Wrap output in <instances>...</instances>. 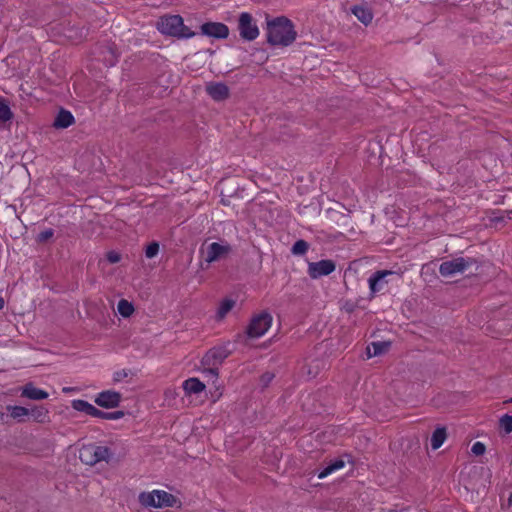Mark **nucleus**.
<instances>
[{"mask_svg": "<svg viewBox=\"0 0 512 512\" xmlns=\"http://www.w3.org/2000/svg\"><path fill=\"white\" fill-rule=\"evenodd\" d=\"M272 320V315L267 311L253 316L246 328V335L249 338L262 337L271 327Z\"/></svg>", "mask_w": 512, "mask_h": 512, "instance_id": "nucleus-5", "label": "nucleus"}, {"mask_svg": "<svg viewBox=\"0 0 512 512\" xmlns=\"http://www.w3.org/2000/svg\"><path fill=\"white\" fill-rule=\"evenodd\" d=\"M206 373L211 375L214 378L218 377V366H209V368L206 370Z\"/></svg>", "mask_w": 512, "mask_h": 512, "instance_id": "nucleus-41", "label": "nucleus"}, {"mask_svg": "<svg viewBox=\"0 0 512 512\" xmlns=\"http://www.w3.org/2000/svg\"><path fill=\"white\" fill-rule=\"evenodd\" d=\"M357 305L356 303L352 301H346V303L343 306V309L348 313H353L356 309Z\"/></svg>", "mask_w": 512, "mask_h": 512, "instance_id": "nucleus-40", "label": "nucleus"}, {"mask_svg": "<svg viewBox=\"0 0 512 512\" xmlns=\"http://www.w3.org/2000/svg\"><path fill=\"white\" fill-rule=\"evenodd\" d=\"M183 389L184 391L191 395V394H198L205 389L204 383H202L197 378H189L183 382Z\"/></svg>", "mask_w": 512, "mask_h": 512, "instance_id": "nucleus-17", "label": "nucleus"}, {"mask_svg": "<svg viewBox=\"0 0 512 512\" xmlns=\"http://www.w3.org/2000/svg\"><path fill=\"white\" fill-rule=\"evenodd\" d=\"M139 502L144 507H172L175 503V497L163 490H153L152 492L140 493Z\"/></svg>", "mask_w": 512, "mask_h": 512, "instance_id": "nucleus-3", "label": "nucleus"}, {"mask_svg": "<svg viewBox=\"0 0 512 512\" xmlns=\"http://www.w3.org/2000/svg\"><path fill=\"white\" fill-rule=\"evenodd\" d=\"M80 460L86 464L94 465L93 444L84 445L79 451Z\"/></svg>", "mask_w": 512, "mask_h": 512, "instance_id": "nucleus-22", "label": "nucleus"}, {"mask_svg": "<svg viewBox=\"0 0 512 512\" xmlns=\"http://www.w3.org/2000/svg\"><path fill=\"white\" fill-rule=\"evenodd\" d=\"M394 271L391 270H378L374 272L368 279L369 289L371 296L373 297L376 293L383 290L387 281L385 278L388 275H393Z\"/></svg>", "mask_w": 512, "mask_h": 512, "instance_id": "nucleus-12", "label": "nucleus"}, {"mask_svg": "<svg viewBox=\"0 0 512 512\" xmlns=\"http://www.w3.org/2000/svg\"><path fill=\"white\" fill-rule=\"evenodd\" d=\"M336 470L334 469V467L332 466V464L329 462L319 473H318V478L319 479H323L325 477H327L328 475H330L331 473L335 472Z\"/></svg>", "mask_w": 512, "mask_h": 512, "instance_id": "nucleus-34", "label": "nucleus"}, {"mask_svg": "<svg viewBox=\"0 0 512 512\" xmlns=\"http://www.w3.org/2000/svg\"><path fill=\"white\" fill-rule=\"evenodd\" d=\"M486 447L482 442H475L472 445L471 452L477 456L483 455L485 453Z\"/></svg>", "mask_w": 512, "mask_h": 512, "instance_id": "nucleus-33", "label": "nucleus"}, {"mask_svg": "<svg viewBox=\"0 0 512 512\" xmlns=\"http://www.w3.org/2000/svg\"><path fill=\"white\" fill-rule=\"evenodd\" d=\"M473 264H476V260L470 257L454 258L452 260L442 262L439 267V273L443 277H450L456 273H463Z\"/></svg>", "mask_w": 512, "mask_h": 512, "instance_id": "nucleus-6", "label": "nucleus"}, {"mask_svg": "<svg viewBox=\"0 0 512 512\" xmlns=\"http://www.w3.org/2000/svg\"><path fill=\"white\" fill-rule=\"evenodd\" d=\"M53 236H54V230L52 228H47L37 234L36 241L38 243H45L49 239H51Z\"/></svg>", "mask_w": 512, "mask_h": 512, "instance_id": "nucleus-29", "label": "nucleus"}, {"mask_svg": "<svg viewBox=\"0 0 512 512\" xmlns=\"http://www.w3.org/2000/svg\"><path fill=\"white\" fill-rule=\"evenodd\" d=\"M336 269V264L333 260L324 259L318 262H309L307 273L312 279H318L323 276L330 275Z\"/></svg>", "mask_w": 512, "mask_h": 512, "instance_id": "nucleus-9", "label": "nucleus"}, {"mask_svg": "<svg viewBox=\"0 0 512 512\" xmlns=\"http://www.w3.org/2000/svg\"><path fill=\"white\" fill-rule=\"evenodd\" d=\"M7 410L10 412V416L18 422H22L26 416L30 415V409L23 406L8 405Z\"/></svg>", "mask_w": 512, "mask_h": 512, "instance_id": "nucleus-21", "label": "nucleus"}, {"mask_svg": "<svg viewBox=\"0 0 512 512\" xmlns=\"http://www.w3.org/2000/svg\"><path fill=\"white\" fill-rule=\"evenodd\" d=\"M21 395L31 400H43L49 396L46 391L35 387L32 383H28L23 387Z\"/></svg>", "mask_w": 512, "mask_h": 512, "instance_id": "nucleus-15", "label": "nucleus"}, {"mask_svg": "<svg viewBox=\"0 0 512 512\" xmlns=\"http://www.w3.org/2000/svg\"><path fill=\"white\" fill-rule=\"evenodd\" d=\"M201 34L215 39H225L229 35V28L221 22H206L200 26Z\"/></svg>", "mask_w": 512, "mask_h": 512, "instance_id": "nucleus-10", "label": "nucleus"}, {"mask_svg": "<svg viewBox=\"0 0 512 512\" xmlns=\"http://www.w3.org/2000/svg\"><path fill=\"white\" fill-rule=\"evenodd\" d=\"M47 414L48 410L43 406H37L30 409V415L33 416V418L39 422H43Z\"/></svg>", "mask_w": 512, "mask_h": 512, "instance_id": "nucleus-28", "label": "nucleus"}, {"mask_svg": "<svg viewBox=\"0 0 512 512\" xmlns=\"http://www.w3.org/2000/svg\"><path fill=\"white\" fill-rule=\"evenodd\" d=\"M500 425L509 434L512 432V416L505 414L500 418Z\"/></svg>", "mask_w": 512, "mask_h": 512, "instance_id": "nucleus-30", "label": "nucleus"}, {"mask_svg": "<svg viewBox=\"0 0 512 512\" xmlns=\"http://www.w3.org/2000/svg\"><path fill=\"white\" fill-rule=\"evenodd\" d=\"M93 454L94 465L102 461L108 463L113 457V453L108 447L97 444H93Z\"/></svg>", "mask_w": 512, "mask_h": 512, "instance_id": "nucleus-16", "label": "nucleus"}, {"mask_svg": "<svg viewBox=\"0 0 512 512\" xmlns=\"http://www.w3.org/2000/svg\"><path fill=\"white\" fill-rule=\"evenodd\" d=\"M125 416L124 411H113V412H106V418L105 420H118Z\"/></svg>", "mask_w": 512, "mask_h": 512, "instance_id": "nucleus-35", "label": "nucleus"}, {"mask_svg": "<svg viewBox=\"0 0 512 512\" xmlns=\"http://www.w3.org/2000/svg\"><path fill=\"white\" fill-rule=\"evenodd\" d=\"M330 463L332 464V466L334 467V469L336 471L339 469H342L345 466L344 460H342L340 458L334 459V460L330 461Z\"/></svg>", "mask_w": 512, "mask_h": 512, "instance_id": "nucleus-39", "label": "nucleus"}, {"mask_svg": "<svg viewBox=\"0 0 512 512\" xmlns=\"http://www.w3.org/2000/svg\"><path fill=\"white\" fill-rule=\"evenodd\" d=\"M309 249V243L303 239L297 240L292 248L291 253L293 255H304Z\"/></svg>", "mask_w": 512, "mask_h": 512, "instance_id": "nucleus-27", "label": "nucleus"}, {"mask_svg": "<svg viewBox=\"0 0 512 512\" xmlns=\"http://www.w3.org/2000/svg\"><path fill=\"white\" fill-rule=\"evenodd\" d=\"M121 257L118 253L114 252V251H111L107 254V260L110 262V263H118L120 261Z\"/></svg>", "mask_w": 512, "mask_h": 512, "instance_id": "nucleus-37", "label": "nucleus"}, {"mask_svg": "<svg viewBox=\"0 0 512 512\" xmlns=\"http://www.w3.org/2000/svg\"><path fill=\"white\" fill-rule=\"evenodd\" d=\"M206 92L215 101L226 100L230 94L228 86L222 82L209 83Z\"/></svg>", "mask_w": 512, "mask_h": 512, "instance_id": "nucleus-13", "label": "nucleus"}, {"mask_svg": "<svg viewBox=\"0 0 512 512\" xmlns=\"http://www.w3.org/2000/svg\"><path fill=\"white\" fill-rule=\"evenodd\" d=\"M72 407L76 411L83 412L90 416L94 406L90 404L89 402L82 400V399H76L72 401Z\"/></svg>", "mask_w": 512, "mask_h": 512, "instance_id": "nucleus-25", "label": "nucleus"}, {"mask_svg": "<svg viewBox=\"0 0 512 512\" xmlns=\"http://www.w3.org/2000/svg\"><path fill=\"white\" fill-rule=\"evenodd\" d=\"M118 313L124 317H130L134 312V306L131 302L126 299H121L117 305Z\"/></svg>", "mask_w": 512, "mask_h": 512, "instance_id": "nucleus-24", "label": "nucleus"}, {"mask_svg": "<svg viewBox=\"0 0 512 512\" xmlns=\"http://www.w3.org/2000/svg\"><path fill=\"white\" fill-rule=\"evenodd\" d=\"M297 32L293 22L285 16L267 21V42L272 46H290L296 39Z\"/></svg>", "mask_w": 512, "mask_h": 512, "instance_id": "nucleus-1", "label": "nucleus"}, {"mask_svg": "<svg viewBox=\"0 0 512 512\" xmlns=\"http://www.w3.org/2000/svg\"><path fill=\"white\" fill-rule=\"evenodd\" d=\"M130 374V370L127 369H121L118 371H115L113 373V381L114 382H121L124 378L128 377Z\"/></svg>", "mask_w": 512, "mask_h": 512, "instance_id": "nucleus-32", "label": "nucleus"}, {"mask_svg": "<svg viewBox=\"0 0 512 512\" xmlns=\"http://www.w3.org/2000/svg\"><path fill=\"white\" fill-rule=\"evenodd\" d=\"M157 29L160 33L179 39H189L195 35L184 25L183 18L180 15H167L160 18L157 23Z\"/></svg>", "mask_w": 512, "mask_h": 512, "instance_id": "nucleus-2", "label": "nucleus"}, {"mask_svg": "<svg viewBox=\"0 0 512 512\" xmlns=\"http://www.w3.org/2000/svg\"><path fill=\"white\" fill-rule=\"evenodd\" d=\"M122 395L114 390H105L97 394L94 402L105 409H112L119 406Z\"/></svg>", "mask_w": 512, "mask_h": 512, "instance_id": "nucleus-11", "label": "nucleus"}, {"mask_svg": "<svg viewBox=\"0 0 512 512\" xmlns=\"http://www.w3.org/2000/svg\"><path fill=\"white\" fill-rule=\"evenodd\" d=\"M235 306V301L232 299H224L217 310L216 318L217 320H222L225 316L232 310Z\"/></svg>", "mask_w": 512, "mask_h": 512, "instance_id": "nucleus-23", "label": "nucleus"}, {"mask_svg": "<svg viewBox=\"0 0 512 512\" xmlns=\"http://www.w3.org/2000/svg\"><path fill=\"white\" fill-rule=\"evenodd\" d=\"M90 416L95 417V418L105 419L106 418V412H104V411H102V410H100V409H98V408H96L94 406Z\"/></svg>", "mask_w": 512, "mask_h": 512, "instance_id": "nucleus-38", "label": "nucleus"}, {"mask_svg": "<svg viewBox=\"0 0 512 512\" xmlns=\"http://www.w3.org/2000/svg\"><path fill=\"white\" fill-rule=\"evenodd\" d=\"M5 305L4 299L0 296V310L3 309Z\"/></svg>", "mask_w": 512, "mask_h": 512, "instance_id": "nucleus-42", "label": "nucleus"}, {"mask_svg": "<svg viewBox=\"0 0 512 512\" xmlns=\"http://www.w3.org/2000/svg\"><path fill=\"white\" fill-rule=\"evenodd\" d=\"M509 402H512V398L509 400Z\"/></svg>", "mask_w": 512, "mask_h": 512, "instance_id": "nucleus-43", "label": "nucleus"}, {"mask_svg": "<svg viewBox=\"0 0 512 512\" xmlns=\"http://www.w3.org/2000/svg\"><path fill=\"white\" fill-rule=\"evenodd\" d=\"M389 347H390V342H385V341L372 342L367 347L368 357L371 358V357L382 355L388 351Z\"/></svg>", "mask_w": 512, "mask_h": 512, "instance_id": "nucleus-18", "label": "nucleus"}, {"mask_svg": "<svg viewBox=\"0 0 512 512\" xmlns=\"http://www.w3.org/2000/svg\"><path fill=\"white\" fill-rule=\"evenodd\" d=\"M274 374L266 372L261 376V383L264 387L268 386L270 382L273 380Z\"/></svg>", "mask_w": 512, "mask_h": 512, "instance_id": "nucleus-36", "label": "nucleus"}, {"mask_svg": "<svg viewBox=\"0 0 512 512\" xmlns=\"http://www.w3.org/2000/svg\"><path fill=\"white\" fill-rule=\"evenodd\" d=\"M230 354L229 343L215 346L204 355L202 364L206 366H219Z\"/></svg>", "mask_w": 512, "mask_h": 512, "instance_id": "nucleus-8", "label": "nucleus"}, {"mask_svg": "<svg viewBox=\"0 0 512 512\" xmlns=\"http://www.w3.org/2000/svg\"><path fill=\"white\" fill-rule=\"evenodd\" d=\"M74 121V116L70 111L61 109L54 119L53 126L58 129H65L71 126Z\"/></svg>", "mask_w": 512, "mask_h": 512, "instance_id": "nucleus-14", "label": "nucleus"}, {"mask_svg": "<svg viewBox=\"0 0 512 512\" xmlns=\"http://www.w3.org/2000/svg\"><path fill=\"white\" fill-rule=\"evenodd\" d=\"M352 13L364 25H368L372 22L373 14H372L371 10L367 7L354 6L352 8Z\"/></svg>", "mask_w": 512, "mask_h": 512, "instance_id": "nucleus-19", "label": "nucleus"}, {"mask_svg": "<svg viewBox=\"0 0 512 512\" xmlns=\"http://www.w3.org/2000/svg\"><path fill=\"white\" fill-rule=\"evenodd\" d=\"M231 251V245L225 241H222L221 243L212 242L208 244L206 247H204L203 245L199 250L203 260L207 264H211L213 262L226 259L231 253Z\"/></svg>", "mask_w": 512, "mask_h": 512, "instance_id": "nucleus-4", "label": "nucleus"}, {"mask_svg": "<svg viewBox=\"0 0 512 512\" xmlns=\"http://www.w3.org/2000/svg\"><path fill=\"white\" fill-rule=\"evenodd\" d=\"M13 116V112L11 111L9 105L6 103L5 99L0 97V122L5 123L10 121Z\"/></svg>", "mask_w": 512, "mask_h": 512, "instance_id": "nucleus-26", "label": "nucleus"}, {"mask_svg": "<svg viewBox=\"0 0 512 512\" xmlns=\"http://www.w3.org/2000/svg\"><path fill=\"white\" fill-rule=\"evenodd\" d=\"M238 30L240 36L246 41H253L259 35V29L253 22V18L250 13L242 12L239 16Z\"/></svg>", "mask_w": 512, "mask_h": 512, "instance_id": "nucleus-7", "label": "nucleus"}, {"mask_svg": "<svg viewBox=\"0 0 512 512\" xmlns=\"http://www.w3.org/2000/svg\"><path fill=\"white\" fill-rule=\"evenodd\" d=\"M159 252V243L158 242H151L145 250V256L149 259L155 257Z\"/></svg>", "mask_w": 512, "mask_h": 512, "instance_id": "nucleus-31", "label": "nucleus"}, {"mask_svg": "<svg viewBox=\"0 0 512 512\" xmlns=\"http://www.w3.org/2000/svg\"><path fill=\"white\" fill-rule=\"evenodd\" d=\"M447 438L445 427H437L431 436V447L433 450L439 449Z\"/></svg>", "mask_w": 512, "mask_h": 512, "instance_id": "nucleus-20", "label": "nucleus"}]
</instances>
